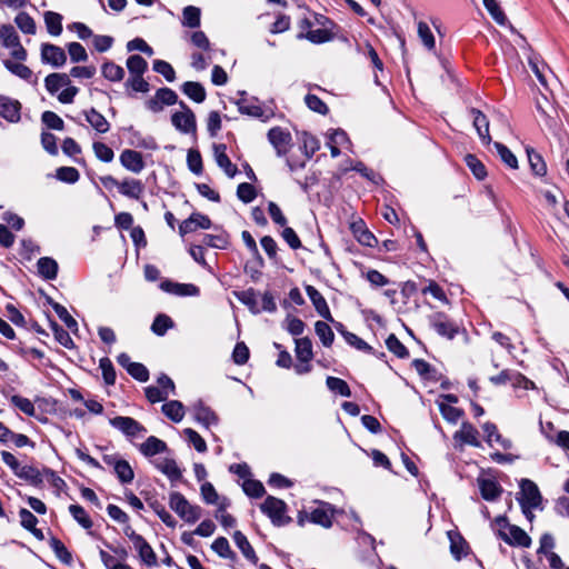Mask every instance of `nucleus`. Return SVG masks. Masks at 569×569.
Wrapping results in <instances>:
<instances>
[{
    "label": "nucleus",
    "instance_id": "59",
    "mask_svg": "<svg viewBox=\"0 0 569 569\" xmlns=\"http://www.w3.org/2000/svg\"><path fill=\"white\" fill-rule=\"evenodd\" d=\"M202 243L208 247L224 249L229 244V237L227 233L219 234H203Z\"/></svg>",
    "mask_w": 569,
    "mask_h": 569
},
{
    "label": "nucleus",
    "instance_id": "43",
    "mask_svg": "<svg viewBox=\"0 0 569 569\" xmlns=\"http://www.w3.org/2000/svg\"><path fill=\"white\" fill-rule=\"evenodd\" d=\"M386 346L390 352L398 358L405 359L409 357L407 347L397 338L395 333H391L386 339Z\"/></svg>",
    "mask_w": 569,
    "mask_h": 569
},
{
    "label": "nucleus",
    "instance_id": "41",
    "mask_svg": "<svg viewBox=\"0 0 569 569\" xmlns=\"http://www.w3.org/2000/svg\"><path fill=\"white\" fill-rule=\"evenodd\" d=\"M236 296L238 300L247 306L252 313L258 315L261 312V309L258 307L257 292L254 289L250 288L237 293Z\"/></svg>",
    "mask_w": 569,
    "mask_h": 569
},
{
    "label": "nucleus",
    "instance_id": "12",
    "mask_svg": "<svg viewBox=\"0 0 569 569\" xmlns=\"http://www.w3.org/2000/svg\"><path fill=\"white\" fill-rule=\"evenodd\" d=\"M41 61L54 68L62 67L67 61V54L62 48L51 43L41 46Z\"/></svg>",
    "mask_w": 569,
    "mask_h": 569
},
{
    "label": "nucleus",
    "instance_id": "61",
    "mask_svg": "<svg viewBox=\"0 0 569 569\" xmlns=\"http://www.w3.org/2000/svg\"><path fill=\"white\" fill-rule=\"evenodd\" d=\"M11 403L21 410L24 415L33 417L36 415V408L31 400L28 398L14 395L10 399Z\"/></svg>",
    "mask_w": 569,
    "mask_h": 569
},
{
    "label": "nucleus",
    "instance_id": "4",
    "mask_svg": "<svg viewBox=\"0 0 569 569\" xmlns=\"http://www.w3.org/2000/svg\"><path fill=\"white\" fill-rule=\"evenodd\" d=\"M169 506L182 520L189 523L197 522L202 515L201 507L191 505L186 497L178 491L170 493Z\"/></svg>",
    "mask_w": 569,
    "mask_h": 569
},
{
    "label": "nucleus",
    "instance_id": "24",
    "mask_svg": "<svg viewBox=\"0 0 569 569\" xmlns=\"http://www.w3.org/2000/svg\"><path fill=\"white\" fill-rule=\"evenodd\" d=\"M139 451L144 457L152 458L157 455L168 452L169 449H168L167 443L163 440H161L154 436H150L147 438V440L144 442H142L139 446Z\"/></svg>",
    "mask_w": 569,
    "mask_h": 569
},
{
    "label": "nucleus",
    "instance_id": "54",
    "mask_svg": "<svg viewBox=\"0 0 569 569\" xmlns=\"http://www.w3.org/2000/svg\"><path fill=\"white\" fill-rule=\"evenodd\" d=\"M298 39H307L312 43H323L331 40V34L326 29L309 30L307 33H298Z\"/></svg>",
    "mask_w": 569,
    "mask_h": 569
},
{
    "label": "nucleus",
    "instance_id": "58",
    "mask_svg": "<svg viewBox=\"0 0 569 569\" xmlns=\"http://www.w3.org/2000/svg\"><path fill=\"white\" fill-rule=\"evenodd\" d=\"M439 410L442 417L450 423H457L458 420L463 416V410L452 407L445 402H439Z\"/></svg>",
    "mask_w": 569,
    "mask_h": 569
},
{
    "label": "nucleus",
    "instance_id": "8",
    "mask_svg": "<svg viewBox=\"0 0 569 569\" xmlns=\"http://www.w3.org/2000/svg\"><path fill=\"white\" fill-rule=\"evenodd\" d=\"M429 322L439 336L449 340L453 339L459 332V327L457 323L450 320L443 312H436L430 316Z\"/></svg>",
    "mask_w": 569,
    "mask_h": 569
},
{
    "label": "nucleus",
    "instance_id": "15",
    "mask_svg": "<svg viewBox=\"0 0 569 569\" xmlns=\"http://www.w3.org/2000/svg\"><path fill=\"white\" fill-rule=\"evenodd\" d=\"M213 154L217 164L223 170L229 178H233L238 173V168L233 164L227 154V146L223 143L213 144Z\"/></svg>",
    "mask_w": 569,
    "mask_h": 569
},
{
    "label": "nucleus",
    "instance_id": "7",
    "mask_svg": "<svg viewBox=\"0 0 569 569\" xmlns=\"http://www.w3.org/2000/svg\"><path fill=\"white\" fill-rule=\"evenodd\" d=\"M521 498H518L522 512L527 513V508H538L541 503V495L537 485L529 480L522 479L520 482Z\"/></svg>",
    "mask_w": 569,
    "mask_h": 569
},
{
    "label": "nucleus",
    "instance_id": "11",
    "mask_svg": "<svg viewBox=\"0 0 569 569\" xmlns=\"http://www.w3.org/2000/svg\"><path fill=\"white\" fill-rule=\"evenodd\" d=\"M211 220L208 216L200 212H193L188 219L180 223L179 233L181 237H184L198 229H209L211 228Z\"/></svg>",
    "mask_w": 569,
    "mask_h": 569
},
{
    "label": "nucleus",
    "instance_id": "31",
    "mask_svg": "<svg viewBox=\"0 0 569 569\" xmlns=\"http://www.w3.org/2000/svg\"><path fill=\"white\" fill-rule=\"evenodd\" d=\"M39 274L47 279L53 280L58 274V263L54 259L49 257H42L37 262Z\"/></svg>",
    "mask_w": 569,
    "mask_h": 569
},
{
    "label": "nucleus",
    "instance_id": "53",
    "mask_svg": "<svg viewBox=\"0 0 569 569\" xmlns=\"http://www.w3.org/2000/svg\"><path fill=\"white\" fill-rule=\"evenodd\" d=\"M326 385L329 390L332 392L339 393L343 397H351V390L348 383L337 377H328L326 380Z\"/></svg>",
    "mask_w": 569,
    "mask_h": 569
},
{
    "label": "nucleus",
    "instance_id": "45",
    "mask_svg": "<svg viewBox=\"0 0 569 569\" xmlns=\"http://www.w3.org/2000/svg\"><path fill=\"white\" fill-rule=\"evenodd\" d=\"M200 9L193 6H188L182 12V24L189 28H198L200 26Z\"/></svg>",
    "mask_w": 569,
    "mask_h": 569
},
{
    "label": "nucleus",
    "instance_id": "49",
    "mask_svg": "<svg viewBox=\"0 0 569 569\" xmlns=\"http://www.w3.org/2000/svg\"><path fill=\"white\" fill-rule=\"evenodd\" d=\"M69 512L73 519L84 529H90L92 527L93 522L83 507L79 505H70Z\"/></svg>",
    "mask_w": 569,
    "mask_h": 569
},
{
    "label": "nucleus",
    "instance_id": "47",
    "mask_svg": "<svg viewBox=\"0 0 569 569\" xmlns=\"http://www.w3.org/2000/svg\"><path fill=\"white\" fill-rule=\"evenodd\" d=\"M127 68L130 76H143L148 68V63L141 56L132 54L127 59Z\"/></svg>",
    "mask_w": 569,
    "mask_h": 569
},
{
    "label": "nucleus",
    "instance_id": "30",
    "mask_svg": "<svg viewBox=\"0 0 569 569\" xmlns=\"http://www.w3.org/2000/svg\"><path fill=\"white\" fill-rule=\"evenodd\" d=\"M232 538H233V541L237 545V547L242 552L243 557L247 560H249L250 562L257 563L258 562V557L256 555L254 549L252 548V546L248 541L247 537L241 531L237 530V531H234Z\"/></svg>",
    "mask_w": 569,
    "mask_h": 569
},
{
    "label": "nucleus",
    "instance_id": "18",
    "mask_svg": "<svg viewBox=\"0 0 569 569\" xmlns=\"http://www.w3.org/2000/svg\"><path fill=\"white\" fill-rule=\"evenodd\" d=\"M350 230L353 237L357 239V241L362 246L372 248L378 242L375 234L368 230V228L366 227L365 222L361 219L351 222Z\"/></svg>",
    "mask_w": 569,
    "mask_h": 569
},
{
    "label": "nucleus",
    "instance_id": "13",
    "mask_svg": "<svg viewBox=\"0 0 569 569\" xmlns=\"http://www.w3.org/2000/svg\"><path fill=\"white\" fill-rule=\"evenodd\" d=\"M21 103L7 96L0 94V116L8 122L17 123L21 119Z\"/></svg>",
    "mask_w": 569,
    "mask_h": 569
},
{
    "label": "nucleus",
    "instance_id": "20",
    "mask_svg": "<svg viewBox=\"0 0 569 569\" xmlns=\"http://www.w3.org/2000/svg\"><path fill=\"white\" fill-rule=\"evenodd\" d=\"M469 113H470V117L472 118L473 127L477 130V133H478L479 138L481 139V141L487 144L490 143L491 137L489 133L488 118L480 110H478L476 108H471Z\"/></svg>",
    "mask_w": 569,
    "mask_h": 569
},
{
    "label": "nucleus",
    "instance_id": "44",
    "mask_svg": "<svg viewBox=\"0 0 569 569\" xmlns=\"http://www.w3.org/2000/svg\"><path fill=\"white\" fill-rule=\"evenodd\" d=\"M527 154H528V161H529L532 172L536 176H540V177L545 176L547 172V166H546L542 157L538 152H536L533 149H527Z\"/></svg>",
    "mask_w": 569,
    "mask_h": 569
},
{
    "label": "nucleus",
    "instance_id": "22",
    "mask_svg": "<svg viewBox=\"0 0 569 569\" xmlns=\"http://www.w3.org/2000/svg\"><path fill=\"white\" fill-rule=\"evenodd\" d=\"M152 463L159 471L166 475L170 481H177L182 476L176 460L171 457L157 458L152 460Z\"/></svg>",
    "mask_w": 569,
    "mask_h": 569
},
{
    "label": "nucleus",
    "instance_id": "29",
    "mask_svg": "<svg viewBox=\"0 0 569 569\" xmlns=\"http://www.w3.org/2000/svg\"><path fill=\"white\" fill-rule=\"evenodd\" d=\"M86 120L90 123V126L99 133H106L110 129V123L106 119V117L97 111L94 108H91L84 111Z\"/></svg>",
    "mask_w": 569,
    "mask_h": 569
},
{
    "label": "nucleus",
    "instance_id": "32",
    "mask_svg": "<svg viewBox=\"0 0 569 569\" xmlns=\"http://www.w3.org/2000/svg\"><path fill=\"white\" fill-rule=\"evenodd\" d=\"M182 92L197 103H201L206 99V90L200 82L187 81L181 86Z\"/></svg>",
    "mask_w": 569,
    "mask_h": 569
},
{
    "label": "nucleus",
    "instance_id": "34",
    "mask_svg": "<svg viewBox=\"0 0 569 569\" xmlns=\"http://www.w3.org/2000/svg\"><path fill=\"white\" fill-rule=\"evenodd\" d=\"M162 412L173 422H180L184 417V406L178 400H171L162 406Z\"/></svg>",
    "mask_w": 569,
    "mask_h": 569
},
{
    "label": "nucleus",
    "instance_id": "2",
    "mask_svg": "<svg viewBox=\"0 0 569 569\" xmlns=\"http://www.w3.org/2000/svg\"><path fill=\"white\" fill-rule=\"evenodd\" d=\"M44 87L50 94H56L61 88H64L59 94L58 100L61 103H72L79 89L71 86V80L67 73H50L44 79Z\"/></svg>",
    "mask_w": 569,
    "mask_h": 569
},
{
    "label": "nucleus",
    "instance_id": "3",
    "mask_svg": "<svg viewBox=\"0 0 569 569\" xmlns=\"http://www.w3.org/2000/svg\"><path fill=\"white\" fill-rule=\"evenodd\" d=\"M317 507L311 508L310 511H300L297 517L299 526H303L306 521L319 525L323 528H330L335 517V507L326 501H315Z\"/></svg>",
    "mask_w": 569,
    "mask_h": 569
},
{
    "label": "nucleus",
    "instance_id": "60",
    "mask_svg": "<svg viewBox=\"0 0 569 569\" xmlns=\"http://www.w3.org/2000/svg\"><path fill=\"white\" fill-rule=\"evenodd\" d=\"M301 140L303 152L306 157L310 159L319 150L320 142L315 136L308 132L302 133Z\"/></svg>",
    "mask_w": 569,
    "mask_h": 569
},
{
    "label": "nucleus",
    "instance_id": "10",
    "mask_svg": "<svg viewBox=\"0 0 569 569\" xmlns=\"http://www.w3.org/2000/svg\"><path fill=\"white\" fill-rule=\"evenodd\" d=\"M268 140L273 146L279 157L284 156L291 144V134L289 131L274 127L268 132Z\"/></svg>",
    "mask_w": 569,
    "mask_h": 569
},
{
    "label": "nucleus",
    "instance_id": "21",
    "mask_svg": "<svg viewBox=\"0 0 569 569\" xmlns=\"http://www.w3.org/2000/svg\"><path fill=\"white\" fill-rule=\"evenodd\" d=\"M120 163L129 171L139 173L144 168V161L140 152L126 149L120 154Z\"/></svg>",
    "mask_w": 569,
    "mask_h": 569
},
{
    "label": "nucleus",
    "instance_id": "57",
    "mask_svg": "<svg viewBox=\"0 0 569 569\" xmlns=\"http://www.w3.org/2000/svg\"><path fill=\"white\" fill-rule=\"evenodd\" d=\"M51 329L53 331L56 340L63 347L71 349L74 347L73 340L70 337L69 332L64 330L60 325L56 321H51Z\"/></svg>",
    "mask_w": 569,
    "mask_h": 569
},
{
    "label": "nucleus",
    "instance_id": "19",
    "mask_svg": "<svg viewBox=\"0 0 569 569\" xmlns=\"http://www.w3.org/2000/svg\"><path fill=\"white\" fill-rule=\"evenodd\" d=\"M447 535L450 541V552L452 557L458 561L461 560L462 557H466L470 551L468 542L458 531L450 530Z\"/></svg>",
    "mask_w": 569,
    "mask_h": 569
},
{
    "label": "nucleus",
    "instance_id": "56",
    "mask_svg": "<svg viewBox=\"0 0 569 569\" xmlns=\"http://www.w3.org/2000/svg\"><path fill=\"white\" fill-rule=\"evenodd\" d=\"M130 144L147 150L157 149V142L152 137H142V134L138 131L131 132Z\"/></svg>",
    "mask_w": 569,
    "mask_h": 569
},
{
    "label": "nucleus",
    "instance_id": "38",
    "mask_svg": "<svg viewBox=\"0 0 569 569\" xmlns=\"http://www.w3.org/2000/svg\"><path fill=\"white\" fill-rule=\"evenodd\" d=\"M49 543L54 555L60 561H62L66 565H71L72 555L60 539L51 537Z\"/></svg>",
    "mask_w": 569,
    "mask_h": 569
},
{
    "label": "nucleus",
    "instance_id": "27",
    "mask_svg": "<svg viewBox=\"0 0 569 569\" xmlns=\"http://www.w3.org/2000/svg\"><path fill=\"white\" fill-rule=\"evenodd\" d=\"M479 432L478 430L468 421H463L461 423L460 430H458L453 438L456 440H460L463 443H468L475 447H479L480 442L478 440Z\"/></svg>",
    "mask_w": 569,
    "mask_h": 569
},
{
    "label": "nucleus",
    "instance_id": "63",
    "mask_svg": "<svg viewBox=\"0 0 569 569\" xmlns=\"http://www.w3.org/2000/svg\"><path fill=\"white\" fill-rule=\"evenodd\" d=\"M242 489L249 497L260 498L264 495L266 490L259 480L247 479L242 485Z\"/></svg>",
    "mask_w": 569,
    "mask_h": 569
},
{
    "label": "nucleus",
    "instance_id": "55",
    "mask_svg": "<svg viewBox=\"0 0 569 569\" xmlns=\"http://www.w3.org/2000/svg\"><path fill=\"white\" fill-rule=\"evenodd\" d=\"M99 368L102 371V377L106 385L113 386L117 375L112 361L108 357H103L99 361Z\"/></svg>",
    "mask_w": 569,
    "mask_h": 569
},
{
    "label": "nucleus",
    "instance_id": "28",
    "mask_svg": "<svg viewBox=\"0 0 569 569\" xmlns=\"http://www.w3.org/2000/svg\"><path fill=\"white\" fill-rule=\"evenodd\" d=\"M143 191L144 186L138 179H124L119 186V192L131 199H139Z\"/></svg>",
    "mask_w": 569,
    "mask_h": 569
},
{
    "label": "nucleus",
    "instance_id": "51",
    "mask_svg": "<svg viewBox=\"0 0 569 569\" xmlns=\"http://www.w3.org/2000/svg\"><path fill=\"white\" fill-rule=\"evenodd\" d=\"M465 161L478 180H483L487 177V170L483 163L475 154H467Z\"/></svg>",
    "mask_w": 569,
    "mask_h": 569
},
{
    "label": "nucleus",
    "instance_id": "40",
    "mask_svg": "<svg viewBox=\"0 0 569 569\" xmlns=\"http://www.w3.org/2000/svg\"><path fill=\"white\" fill-rule=\"evenodd\" d=\"M315 331L325 347H331L335 340V333L331 327L325 321L315 323Z\"/></svg>",
    "mask_w": 569,
    "mask_h": 569
},
{
    "label": "nucleus",
    "instance_id": "52",
    "mask_svg": "<svg viewBox=\"0 0 569 569\" xmlns=\"http://www.w3.org/2000/svg\"><path fill=\"white\" fill-rule=\"evenodd\" d=\"M3 64L11 73L23 80H29L32 77V70L23 63L13 62L8 59L3 61Z\"/></svg>",
    "mask_w": 569,
    "mask_h": 569
},
{
    "label": "nucleus",
    "instance_id": "48",
    "mask_svg": "<svg viewBox=\"0 0 569 569\" xmlns=\"http://www.w3.org/2000/svg\"><path fill=\"white\" fill-rule=\"evenodd\" d=\"M114 472L121 483H130L134 478V472L127 460H119L114 466Z\"/></svg>",
    "mask_w": 569,
    "mask_h": 569
},
{
    "label": "nucleus",
    "instance_id": "26",
    "mask_svg": "<svg viewBox=\"0 0 569 569\" xmlns=\"http://www.w3.org/2000/svg\"><path fill=\"white\" fill-rule=\"evenodd\" d=\"M478 486L481 497L487 501H495L502 493L501 486L493 479L480 478L478 479Z\"/></svg>",
    "mask_w": 569,
    "mask_h": 569
},
{
    "label": "nucleus",
    "instance_id": "37",
    "mask_svg": "<svg viewBox=\"0 0 569 569\" xmlns=\"http://www.w3.org/2000/svg\"><path fill=\"white\" fill-rule=\"evenodd\" d=\"M0 40L2 46L8 49L17 47L20 42L18 33L11 24H2L0 27Z\"/></svg>",
    "mask_w": 569,
    "mask_h": 569
},
{
    "label": "nucleus",
    "instance_id": "35",
    "mask_svg": "<svg viewBox=\"0 0 569 569\" xmlns=\"http://www.w3.org/2000/svg\"><path fill=\"white\" fill-rule=\"evenodd\" d=\"M43 18L48 32L54 37L60 36L62 32V16L54 11H46Z\"/></svg>",
    "mask_w": 569,
    "mask_h": 569
},
{
    "label": "nucleus",
    "instance_id": "33",
    "mask_svg": "<svg viewBox=\"0 0 569 569\" xmlns=\"http://www.w3.org/2000/svg\"><path fill=\"white\" fill-rule=\"evenodd\" d=\"M296 357L300 362H309L313 358L312 343L307 337L296 339Z\"/></svg>",
    "mask_w": 569,
    "mask_h": 569
},
{
    "label": "nucleus",
    "instance_id": "5",
    "mask_svg": "<svg viewBox=\"0 0 569 569\" xmlns=\"http://www.w3.org/2000/svg\"><path fill=\"white\" fill-rule=\"evenodd\" d=\"M261 511L268 516L272 525L282 527L291 522V518L286 515L287 505L283 500L268 496L260 506Z\"/></svg>",
    "mask_w": 569,
    "mask_h": 569
},
{
    "label": "nucleus",
    "instance_id": "39",
    "mask_svg": "<svg viewBox=\"0 0 569 569\" xmlns=\"http://www.w3.org/2000/svg\"><path fill=\"white\" fill-rule=\"evenodd\" d=\"M174 326L172 319L164 315V313H159L152 325H151V331L159 336V337H162L166 335V332L171 329L172 327Z\"/></svg>",
    "mask_w": 569,
    "mask_h": 569
},
{
    "label": "nucleus",
    "instance_id": "9",
    "mask_svg": "<svg viewBox=\"0 0 569 569\" xmlns=\"http://www.w3.org/2000/svg\"><path fill=\"white\" fill-rule=\"evenodd\" d=\"M178 102V94L170 88H160L156 91L154 96L150 98L146 106L147 108L157 113L163 110L164 106H172Z\"/></svg>",
    "mask_w": 569,
    "mask_h": 569
},
{
    "label": "nucleus",
    "instance_id": "17",
    "mask_svg": "<svg viewBox=\"0 0 569 569\" xmlns=\"http://www.w3.org/2000/svg\"><path fill=\"white\" fill-rule=\"evenodd\" d=\"M306 292L319 316L329 322H333L332 315L323 296L313 286H307Z\"/></svg>",
    "mask_w": 569,
    "mask_h": 569
},
{
    "label": "nucleus",
    "instance_id": "64",
    "mask_svg": "<svg viewBox=\"0 0 569 569\" xmlns=\"http://www.w3.org/2000/svg\"><path fill=\"white\" fill-rule=\"evenodd\" d=\"M41 121L49 129L58 131H62L64 129L63 120L53 111H44L41 116Z\"/></svg>",
    "mask_w": 569,
    "mask_h": 569
},
{
    "label": "nucleus",
    "instance_id": "1",
    "mask_svg": "<svg viewBox=\"0 0 569 569\" xmlns=\"http://www.w3.org/2000/svg\"><path fill=\"white\" fill-rule=\"evenodd\" d=\"M495 523L498 526V537L509 546L521 548L531 546V538L528 533L520 527L510 525L505 516L497 517Z\"/></svg>",
    "mask_w": 569,
    "mask_h": 569
},
{
    "label": "nucleus",
    "instance_id": "36",
    "mask_svg": "<svg viewBox=\"0 0 569 569\" xmlns=\"http://www.w3.org/2000/svg\"><path fill=\"white\" fill-rule=\"evenodd\" d=\"M102 76L112 82H119L124 77V69L112 61H107L101 67Z\"/></svg>",
    "mask_w": 569,
    "mask_h": 569
},
{
    "label": "nucleus",
    "instance_id": "50",
    "mask_svg": "<svg viewBox=\"0 0 569 569\" xmlns=\"http://www.w3.org/2000/svg\"><path fill=\"white\" fill-rule=\"evenodd\" d=\"M211 548L221 558L231 560L236 558V553L231 550L229 541L224 537L217 538L212 542Z\"/></svg>",
    "mask_w": 569,
    "mask_h": 569
},
{
    "label": "nucleus",
    "instance_id": "14",
    "mask_svg": "<svg viewBox=\"0 0 569 569\" xmlns=\"http://www.w3.org/2000/svg\"><path fill=\"white\" fill-rule=\"evenodd\" d=\"M110 425L129 437L146 432V428L131 417L118 416L110 419Z\"/></svg>",
    "mask_w": 569,
    "mask_h": 569
},
{
    "label": "nucleus",
    "instance_id": "46",
    "mask_svg": "<svg viewBox=\"0 0 569 569\" xmlns=\"http://www.w3.org/2000/svg\"><path fill=\"white\" fill-rule=\"evenodd\" d=\"M14 22L23 33H27V34L36 33V30H37L36 22L29 13L19 12L14 18Z\"/></svg>",
    "mask_w": 569,
    "mask_h": 569
},
{
    "label": "nucleus",
    "instance_id": "16",
    "mask_svg": "<svg viewBox=\"0 0 569 569\" xmlns=\"http://www.w3.org/2000/svg\"><path fill=\"white\" fill-rule=\"evenodd\" d=\"M191 411L193 413V418L206 428L214 426L219 421L216 412L206 406L201 400L191 407Z\"/></svg>",
    "mask_w": 569,
    "mask_h": 569
},
{
    "label": "nucleus",
    "instance_id": "6",
    "mask_svg": "<svg viewBox=\"0 0 569 569\" xmlns=\"http://www.w3.org/2000/svg\"><path fill=\"white\" fill-rule=\"evenodd\" d=\"M179 106L182 110L172 113V126L182 133H196L197 122L194 113L183 101H180Z\"/></svg>",
    "mask_w": 569,
    "mask_h": 569
},
{
    "label": "nucleus",
    "instance_id": "62",
    "mask_svg": "<svg viewBox=\"0 0 569 569\" xmlns=\"http://www.w3.org/2000/svg\"><path fill=\"white\" fill-rule=\"evenodd\" d=\"M56 178L62 182L76 183L80 178V173L73 167H60L56 171Z\"/></svg>",
    "mask_w": 569,
    "mask_h": 569
},
{
    "label": "nucleus",
    "instance_id": "25",
    "mask_svg": "<svg viewBox=\"0 0 569 569\" xmlns=\"http://www.w3.org/2000/svg\"><path fill=\"white\" fill-rule=\"evenodd\" d=\"M133 547L138 551L139 558L147 567L151 568L157 566V556L152 547L142 536L136 539V541L133 542Z\"/></svg>",
    "mask_w": 569,
    "mask_h": 569
},
{
    "label": "nucleus",
    "instance_id": "42",
    "mask_svg": "<svg viewBox=\"0 0 569 569\" xmlns=\"http://www.w3.org/2000/svg\"><path fill=\"white\" fill-rule=\"evenodd\" d=\"M148 505L166 526L170 528H174L177 526L176 519L166 510L164 506L160 501L156 499L148 500Z\"/></svg>",
    "mask_w": 569,
    "mask_h": 569
},
{
    "label": "nucleus",
    "instance_id": "23",
    "mask_svg": "<svg viewBox=\"0 0 569 569\" xmlns=\"http://www.w3.org/2000/svg\"><path fill=\"white\" fill-rule=\"evenodd\" d=\"M160 288L171 295L176 296H198L200 290L192 283H178L170 280L162 281Z\"/></svg>",
    "mask_w": 569,
    "mask_h": 569
}]
</instances>
